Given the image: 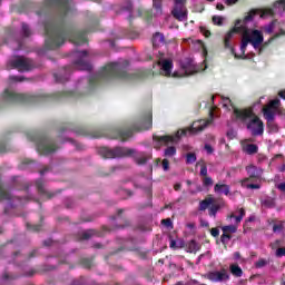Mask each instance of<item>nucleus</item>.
Segmentation results:
<instances>
[{
	"mask_svg": "<svg viewBox=\"0 0 285 285\" xmlns=\"http://www.w3.org/2000/svg\"><path fill=\"white\" fill-rule=\"evenodd\" d=\"M258 13L259 11L252 10L244 18L243 24H240L242 20H238L236 22V28L230 30L225 36V39H224L225 48H230V39H233L236 32H239V30H243L242 45H240V51L243 52V55L244 52H246V48L248 47V43H250V46H253L255 50H258V55H262L263 50L266 48V46H268V42L264 43V35L259 30H250L246 28V23H248V21H253V19H255V16Z\"/></svg>",
	"mask_w": 285,
	"mask_h": 285,
	"instance_id": "f257e3e1",
	"label": "nucleus"
},
{
	"mask_svg": "<svg viewBox=\"0 0 285 285\" xmlns=\"http://www.w3.org/2000/svg\"><path fill=\"white\" fill-rule=\"evenodd\" d=\"M45 30L49 37L46 41V48L48 50H55V48H59V46H62L66 39H69L73 46H81L86 41V33L83 31L66 33L56 29L55 27L50 29V26H46Z\"/></svg>",
	"mask_w": 285,
	"mask_h": 285,
	"instance_id": "f03ea898",
	"label": "nucleus"
},
{
	"mask_svg": "<svg viewBox=\"0 0 285 285\" xmlns=\"http://www.w3.org/2000/svg\"><path fill=\"white\" fill-rule=\"evenodd\" d=\"M234 119L238 121V124H245L253 137L264 135V122L252 109H234Z\"/></svg>",
	"mask_w": 285,
	"mask_h": 285,
	"instance_id": "7ed1b4c3",
	"label": "nucleus"
},
{
	"mask_svg": "<svg viewBox=\"0 0 285 285\" xmlns=\"http://www.w3.org/2000/svg\"><path fill=\"white\" fill-rule=\"evenodd\" d=\"M98 155L104 159H115L117 157H135L136 163L141 166L148 161L147 156L144 154H138L137 150L126 148V147H116L115 149H110L108 147H101L98 149Z\"/></svg>",
	"mask_w": 285,
	"mask_h": 285,
	"instance_id": "20e7f679",
	"label": "nucleus"
},
{
	"mask_svg": "<svg viewBox=\"0 0 285 285\" xmlns=\"http://www.w3.org/2000/svg\"><path fill=\"white\" fill-rule=\"evenodd\" d=\"M210 124H213V112H210V119L195 121L191 127L187 129L178 130L176 134V137L163 136L159 138V141H164L165 144H169V141H171V144H175L177 139L186 136L187 134L197 135V132H202V130H204Z\"/></svg>",
	"mask_w": 285,
	"mask_h": 285,
	"instance_id": "39448f33",
	"label": "nucleus"
},
{
	"mask_svg": "<svg viewBox=\"0 0 285 285\" xmlns=\"http://www.w3.org/2000/svg\"><path fill=\"white\" fill-rule=\"evenodd\" d=\"M98 77H100L101 79H111L112 77H116L117 79H124L125 81H128V79H132V73L124 70L120 63L112 62L107 65L100 71Z\"/></svg>",
	"mask_w": 285,
	"mask_h": 285,
	"instance_id": "423d86ee",
	"label": "nucleus"
},
{
	"mask_svg": "<svg viewBox=\"0 0 285 285\" xmlns=\"http://www.w3.org/2000/svg\"><path fill=\"white\" fill-rule=\"evenodd\" d=\"M2 104H21L23 101H32V96L26 94H17L13 90L6 89L0 96Z\"/></svg>",
	"mask_w": 285,
	"mask_h": 285,
	"instance_id": "0eeeda50",
	"label": "nucleus"
},
{
	"mask_svg": "<svg viewBox=\"0 0 285 285\" xmlns=\"http://www.w3.org/2000/svg\"><path fill=\"white\" fill-rule=\"evenodd\" d=\"M31 66H32V62L30 61V59H27L21 56H16L7 62V70H12L17 68V70H20L21 72H23L26 70H29Z\"/></svg>",
	"mask_w": 285,
	"mask_h": 285,
	"instance_id": "6e6552de",
	"label": "nucleus"
},
{
	"mask_svg": "<svg viewBox=\"0 0 285 285\" xmlns=\"http://www.w3.org/2000/svg\"><path fill=\"white\" fill-rule=\"evenodd\" d=\"M171 14L178 21H188V9L186 8V0H174V9Z\"/></svg>",
	"mask_w": 285,
	"mask_h": 285,
	"instance_id": "1a4fd4ad",
	"label": "nucleus"
},
{
	"mask_svg": "<svg viewBox=\"0 0 285 285\" xmlns=\"http://www.w3.org/2000/svg\"><path fill=\"white\" fill-rule=\"evenodd\" d=\"M75 57H77V60L73 62V66L77 70H92V65L88 62V59H90L88 51H77Z\"/></svg>",
	"mask_w": 285,
	"mask_h": 285,
	"instance_id": "9d476101",
	"label": "nucleus"
},
{
	"mask_svg": "<svg viewBox=\"0 0 285 285\" xmlns=\"http://www.w3.org/2000/svg\"><path fill=\"white\" fill-rule=\"evenodd\" d=\"M279 104V99L276 98L269 101V104L263 108V115L267 121H273L275 119V115H277Z\"/></svg>",
	"mask_w": 285,
	"mask_h": 285,
	"instance_id": "9b49d317",
	"label": "nucleus"
},
{
	"mask_svg": "<svg viewBox=\"0 0 285 285\" xmlns=\"http://www.w3.org/2000/svg\"><path fill=\"white\" fill-rule=\"evenodd\" d=\"M57 150V146L55 145V140L45 138L38 144V151L41 155H52Z\"/></svg>",
	"mask_w": 285,
	"mask_h": 285,
	"instance_id": "f8f14e48",
	"label": "nucleus"
},
{
	"mask_svg": "<svg viewBox=\"0 0 285 285\" xmlns=\"http://www.w3.org/2000/svg\"><path fill=\"white\" fill-rule=\"evenodd\" d=\"M285 11V0L277 1L274 3L273 9H265L261 12V18L266 19V17H273L274 14H282Z\"/></svg>",
	"mask_w": 285,
	"mask_h": 285,
	"instance_id": "ddd939ff",
	"label": "nucleus"
},
{
	"mask_svg": "<svg viewBox=\"0 0 285 285\" xmlns=\"http://www.w3.org/2000/svg\"><path fill=\"white\" fill-rule=\"evenodd\" d=\"M207 279H210V282H228V279H230V276L228 275V272L226 269H222L219 272L208 273Z\"/></svg>",
	"mask_w": 285,
	"mask_h": 285,
	"instance_id": "4468645a",
	"label": "nucleus"
},
{
	"mask_svg": "<svg viewBox=\"0 0 285 285\" xmlns=\"http://www.w3.org/2000/svg\"><path fill=\"white\" fill-rule=\"evenodd\" d=\"M158 63L160 66V73H163L165 77H170V72H173V60L160 58Z\"/></svg>",
	"mask_w": 285,
	"mask_h": 285,
	"instance_id": "2eb2a0df",
	"label": "nucleus"
},
{
	"mask_svg": "<svg viewBox=\"0 0 285 285\" xmlns=\"http://www.w3.org/2000/svg\"><path fill=\"white\" fill-rule=\"evenodd\" d=\"M183 70L185 72V77H190V75L199 72V69L195 66L193 60H187L185 63H183Z\"/></svg>",
	"mask_w": 285,
	"mask_h": 285,
	"instance_id": "dca6fc26",
	"label": "nucleus"
},
{
	"mask_svg": "<svg viewBox=\"0 0 285 285\" xmlns=\"http://www.w3.org/2000/svg\"><path fill=\"white\" fill-rule=\"evenodd\" d=\"M70 72H72V68L62 69L59 71V73L55 75V79L58 83H65V81H68L70 79Z\"/></svg>",
	"mask_w": 285,
	"mask_h": 285,
	"instance_id": "f3484780",
	"label": "nucleus"
},
{
	"mask_svg": "<svg viewBox=\"0 0 285 285\" xmlns=\"http://www.w3.org/2000/svg\"><path fill=\"white\" fill-rule=\"evenodd\" d=\"M246 170L250 179H259L262 177V169L255 167L254 165L247 166Z\"/></svg>",
	"mask_w": 285,
	"mask_h": 285,
	"instance_id": "a211bd4d",
	"label": "nucleus"
},
{
	"mask_svg": "<svg viewBox=\"0 0 285 285\" xmlns=\"http://www.w3.org/2000/svg\"><path fill=\"white\" fill-rule=\"evenodd\" d=\"M214 190L218 195H226V196L230 195V186L226 184H216L214 186Z\"/></svg>",
	"mask_w": 285,
	"mask_h": 285,
	"instance_id": "6ab92c4d",
	"label": "nucleus"
},
{
	"mask_svg": "<svg viewBox=\"0 0 285 285\" xmlns=\"http://www.w3.org/2000/svg\"><path fill=\"white\" fill-rule=\"evenodd\" d=\"M166 43V38L164 33L156 32L153 38V46L155 48H159V46H164Z\"/></svg>",
	"mask_w": 285,
	"mask_h": 285,
	"instance_id": "aec40b11",
	"label": "nucleus"
},
{
	"mask_svg": "<svg viewBox=\"0 0 285 285\" xmlns=\"http://www.w3.org/2000/svg\"><path fill=\"white\" fill-rule=\"evenodd\" d=\"M246 216V210L244 208L237 209L234 214L229 216L230 219H235V224H240L242 219Z\"/></svg>",
	"mask_w": 285,
	"mask_h": 285,
	"instance_id": "412c9836",
	"label": "nucleus"
},
{
	"mask_svg": "<svg viewBox=\"0 0 285 285\" xmlns=\"http://www.w3.org/2000/svg\"><path fill=\"white\" fill-rule=\"evenodd\" d=\"M257 150H259V147L255 144L243 145V153H246V155H257Z\"/></svg>",
	"mask_w": 285,
	"mask_h": 285,
	"instance_id": "4be33fe9",
	"label": "nucleus"
},
{
	"mask_svg": "<svg viewBox=\"0 0 285 285\" xmlns=\"http://www.w3.org/2000/svg\"><path fill=\"white\" fill-rule=\"evenodd\" d=\"M154 17H161V0H153Z\"/></svg>",
	"mask_w": 285,
	"mask_h": 285,
	"instance_id": "5701e85b",
	"label": "nucleus"
},
{
	"mask_svg": "<svg viewBox=\"0 0 285 285\" xmlns=\"http://www.w3.org/2000/svg\"><path fill=\"white\" fill-rule=\"evenodd\" d=\"M215 204V199L212 197H208L199 203L198 210H206L208 206H213Z\"/></svg>",
	"mask_w": 285,
	"mask_h": 285,
	"instance_id": "b1692460",
	"label": "nucleus"
},
{
	"mask_svg": "<svg viewBox=\"0 0 285 285\" xmlns=\"http://www.w3.org/2000/svg\"><path fill=\"white\" fill-rule=\"evenodd\" d=\"M128 137H132V130H119L118 136L115 139H121V141H126Z\"/></svg>",
	"mask_w": 285,
	"mask_h": 285,
	"instance_id": "393cba45",
	"label": "nucleus"
},
{
	"mask_svg": "<svg viewBox=\"0 0 285 285\" xmlns=\"http://www.w3.org/2000/svg\"><path fill=\"white\" fill-rule=\"evenodd\" d=\"M229 269L234 277H242V275H244V272L242 271V267H239V265L233 264L230 265Z\"/></svg>",
	"mask_w": 285,
	"mask_h": 285,
	"instance_id": "a878e982",
	"label": "nucleus"
},
{
	"mask_svg": "<svg viewBox=\"0 0 285 285\" xmlns=\"http://www.w3.org/2000/svg\"><path fill=\"white\" fill-rule=\"evenodd\" d=\"M153 128V114L149 112L145 119L142 130H150Z\"/></svg>",
	"mask_w": 285,
	"mask_h": 285,
	"instance_id": "bb28decb",
	"label": "nucleus"
},
{
	"mask_svg": "<svg viewBox=\"0 0 285 285\" xmlns=\"http://www.w3.org/2000/svg\"><path fill=\"white\" fill-rule=\"evenodd\" d=\"M56 3L63 10V12H68L70 8V0H56Z\"/></svg>",
	"mask_w": 285,
	"mask_h": 285,
	"instance_id": "cd10ccee",
	"label": "nucleus"
},
{
	"mask_svg": "<svg viewBox=\"0 0 285 285\" xmlns=\"http://www.w3.org/2000/svg\"><path fill=\"white\" fill-rule=\"evenodd\" d=\"M222 104L223 108L226 110H230V108H234V110H237V108L233 107V102L230 101V98L222 97Z\"/></svg>",
	"mask_w": 285,
	"mask_h": 285,
	"instance_id": "c85d7f7f",
	"label": "nucleus"
},
{
	"mask_svg": "<svg viewBox=\"0 0 285 285\" xmlns=\"http://www.w3.org/2000/svg\"><path fill=\"white\" fill-rule=\"evenodd\" d=\"M11 196L10 194L8 193V190H6V188H3L1 185H0V202H3V200H10Z\"/></svg>",
	"mask_w": 285,
	"mask_h": 285,
	"instance_id": "c756f323",
	"label": "nucleus"
},
{
	"mask_svg": "<svg viewBox=\"0 0 285 285\" xmlns=\"http://www.w3.org/2000/svg\"><path fill=\"white\" fill-rule=\"evenodd\" d=\"M200 246L197 244V242L195 240H190L188 243V250L189 253H197V250H199Z\"/></svg>",
	"mask_w": 285,
	"mask_h": 285,
	"instance_id": "7c9ffc66",
	"label": "nucleus"
},
{
	"mask_svg": "<svg viewBox=\"0 0 285 285\" xmlns=\"http://www.w3.org/2000/svg\"><path fill=\"white\" fill-rule=\"evenodd\" d=\"M263 206H265V208H274L275 206V199L268 197V198H265L263 200Z\"/></svg>",
	"mask_w": 285,
	"mask_h": 285,
	"instance_id": "2f4dec72",
	"label": "nucleus"
},
{
	"mask_svg": "<svg viewBox=\"0 0 285 285\" xmlns=\"http://www.w3.org/2000/svg\"><path fill=\"white\" fill-rule=\"evenodd\" d=\"M177 155V149L175 147H167L165 149V157H175Z\"/></svg>",
	"mask_w": 285,
	"mask_h": 285,
	"instance_id": "473e14b6",
	"label": "nucleus"
},
{
	"mask_svg": "<svg viewBox=\"0 0 285 285\" xmlns=\"http://www.w3.org/2000/svg\"><path fill=\"white\" fill-rule=\"evenodd\" d=\"M197 161V156L193 153L187 154L186 164H195Z\"/></svg>",
	"mask_w": 285,
	"mask_h": 285,
	"instance_id": "72a5a7b5",
	"label": "nucleus"
},
{
	"mask_svg": "<svg viewBox=\"0 0 285 285\" xmlns=\"http://www.w3.org/2000/svg\"><path fill=\"white\" fill-rule=\"evenodd\" d=\"M223 233H237V226L235 225L224 226Z\"/></svg>",
	"mask_w": 285,
	"mask_h": 285,
	"instance_id": "f704fd0d",
	"label": "nucleus"
},
{
	"mask_svg": "<svg viewBox=\"0 0 285 285\" xmlns=\"http://www.w3.org/2000/svg\"><path fill=\"white\" fill-rule=\"evenodd\" d=\"M275 23H277L276 21H273V22H271L268 26H266L265 28H264V30H265V32L267 33V35H273V30H275Z\"/></svg>",
	"mask_w": 285,
	"mask_h": 285,
	"instance_id": "c9c22d12",
	"label": "nucleus"
},
{
	"mask_svg": "<svg viewBox=\"0 0 285 285\" xmlns=\"http://www.w3.org/2000/svg\"><path fill=\"white\" fill-rule=\"evenodd\" d=\"M248 181V178H245L243 181H242V186H246V188H252V189H259V185L257 184H249V185H246Z\"/></svg>",
	"mask_w": 285,
	"mask_h": 285,
	"instance_id": "e433bc0d",
	"label": "nucleus"
},
{
	"mask_svg": "<svg viewBox=\"0 0 285 285\" xmlns=\"http://www.w3.org/2000/svg\"><path fill=\"white\" fill-rule=\"evenodd\" d=\"M214 181L213 178L205 176L203 178V186H205L206 188H208L209 186H213Z\"/></svg>",
	"mask_w": 285,
	"mask_h": 285,
	"instance_id": "4c0bfd02",
	"label": "nucleus"
},
{
	"mask_svg": "<svg viewBox=\"0 0 285 285\" xmlns=\"http://www.w3.org/2000/svg\"><path fill=\"white\" fill-rule=\"evenodd\" d=\"M95 235V232L92 229L82 232L81 239H90Z\"/></svg>",
	"mask_w": 285,
	"mask_h": 285,
	"instance_id": "58836bf2",
	"label": "nucleus"
},
{
	"mask_svg": "<svg viewBox=\"0 0 285 285\" xmlns=\"http://www.w3.org/2000/svg\"><path fill=\"white\" fill-rule=\"evenodd\" d=\"M268 261L261 258L258 259V262L255 263L256 268H264V266H267Z\"/></svg>",
	"mask_w": 285,
	"mask_h": 285,
	"instance_id": "ea45409f",
	"label": "nucleus"
},
{
	"mask_svg": "<svg viewBox=\"0 0 285 285\" xmlns=\"http://www.w3.org/2000/svg\"><path fill=\"white\" fill-rule=\"evenodd\" d=\"M200 177H208V167L204 163L200 165Z\"/></svg>",
	"mask_w": 285,
	"mask_h": 285,
	"instance_id": "a19ab883",
	"label": "nucleus"
},
{
	"mask_svg": "<svg viewBox=\"0 0 285 285\" xmlns=\"http://www.w3.org/2000/svg\"><path fill=\"white\" fill-rule=\"evenodd\" d=\"M284 230V223L275 224L273 226V233H282Z\"/></svg>",
	"mask_w": 285,
	"mask_h": 285,
	"instance_id": "79ce46f5",
	"label": "nucleus"
},
{
	"mask_svg": "<svg viewBox=\"0 0 285 285\" xmlns=\"http://www.w3.org/2000/svg\"><path fill=\"white\" fill-rule=\"evenodd\" d=\"M217 210H219V207L218 205H213L212 204V207L209 209V215H212L213 217H215L217 215Z\"/></svg>",
	"mask_w": 285,
	"mask_h": 285,
	"instance_id": "37998d69",
	"label": "nucleus"
},
{
	"mask_svg": "<svg viewBox=\"0 0 285 285\" xmlns=\"http://www.w3.org/2000/svg\"><path fill=\"white\" fill-rule=\"evenodd\" d=\"M223 21H224V18H222L219 16H214L213 17V23H215V26H222Z\"/></svg>",
	"mask_w": 285,
	"mask_h": 285,
	"instance_id": "c03bdc74",
	"label": "nucleus"
},
{
	"mask_svg": "<svg viewBox=\"0 0 285 285\" xmlns=\"http://www.w3.org/2000/svg\"><path fill=\"white\" fill-rule=\"evenodd\" d=\"M276 257H285V247H278L276 249Z\"/></svg>",
	"mask_w": 285,
	"mask_h": 285,
	"instance_id": "a18cd8bd",
	"label": "nucleus"
},
{
	"mask_svg": "<svg viewBox=\"0 0 285 285\" xmlns=\"http://www.w3.org/2000/svg\"><path fill=\"white\" fill-rule=\"evenodd\" d=\"M227 137L228 139H235L237 137V131H235V129H229L227 131Z\"/></svg>",
	"mask_w": 285,
	"mask_h": 285,
	"instance_id": "49530a36",
	"label": "nucleus"
},
{
	"mask_svg": "<svg viewBox=\"0 0 285 285\" xmlns=\"http://www.w3.org/2000/svg\"><path fill=\"white\" fill-rule=\"evenodd\" d=\"M22 31L24 37H30V27H28V24L26 23L22 24Z\"/></svg>",
	"mask_w": 285,
	"mask_h": 285,
	"instance_id": "de8ad7c7",
	"label": "nucleus"
},
{
	"mask_svg": "<svg viewBox=\"0 0 285 285\" xmlns=\"http://www.w3.org/2000/svg\"><path fill=\"white\" fill-rule=\"evenodd\" d=\"M161 224H163L164 226H166L167 228L173 227V220H170V218L163 219V220H161Z\"/></svg>",
	"mask_w": 285,
	"mask_h": 285,
	"instance_id": "09e8293b",
	"label": "nucleus"
},
{
	"mask_svg": "<svg viewBox=\"0 0 285 285\" xmlns=\"http://www.w3.org/2000/svg\"><path fill=\"white\" fill-rule=\"evenodd\" d=\"M200 32L204 37H210V31L206 27H200Z\"/></svg>",
	"mask_w": 285,
	"mask_h": 285,
	"instance_id": "8fccbe9b",
	"label": "nucleus"
},
{
	"mask_svg": "<svg viewBox=\"0 0 285 285\" xmlns=\"http://www.w3.org/2000/svg\"><path fill=\"white\" fill-rule=\"evenodd\" d=\"M222 242H223V244H226V242H230V235L224 233L222 235Z\"/></svg>",
	"mask_w": 285,
	"mask_h": 285,
	"instance_id": "3c124183",
	"label": "nucleus"
},
{
	"mask_svg": "<svg viewBox=\"0 0 285 285\" xmlns=\"http://www.w3.org/2000/svg\"><path fill=\"white\" fill-rule=\"evenodd\" d=\"M169 168H170V163L168 161V159H164L163 160V169L168 170Z\"/></svg>",
	"mask_w": 285,
	"mask_h": 285,
	"instance_id": "603ef678",
	"label": "nucleus"
},
{
	"mask_svg": "<svg viewBox=\"0 0 285 285\" xmlns=\"http://www.w3.org/2000/svg\"><path fill=\"white\" fill-rule=\"evenodd\" d=\"M205 150H206L207 155H213V146L205 145Z\"/></svg>",
	"mask_w": 285,
	"mask_h": 285,
	"instance_id": "864d4df0",
	"label": "nucleus"
},
{
	"mask_svg": "<svg viewBox=\"0 0 285 285\" xmlns=\"http://www.w3.org/2000/svg\"><path fill=\"white\" fill-rule=\"evenodd\" d=\"M210 233H212L213 237H219V229L212 228Z\"/></svg>",
	"mask_w": 285,
	"mask_h": 285,
	"instance_id": "5fc2aeb1",
	"label": "nucleus"
},
{
	"mask_svg": "<svg viewBox=\"0 0 285 285\" xmlns=\"http://www.w3.org/2000/svg\"><path fill=\"white\" fill-rule=\"evenodd\" d=\"M9 79L10 81H23V78L17 76H11Z\"/></svg>",
	"mask_w": 285,
	"mask_h": 285,
	"instance_id": "6e6d98bb",
	"label": "nucleus"
},
{
	"mask_svg": "<svg viewBox=\"0 0 285 285\" xmlns=\"http://www.w3.org/2000/svg\"><path fill=\"white\" fill-rule=\"evenodd\" d=\"M279 244H281L279 240H276V242L272 243L271 246H272L273 250H275V248L276 249L279 248Z\"/></svg>",
	"mask_w": 285,
	"mask_h": 285,
	"instance_id": "4d7b16f0",
	"label": "nucleus"
},
{
	"mask_svg": "<svg viewBox=\"0 0 285 285\" xmlns=\"http://www.w3.org/2000/svg\"><path fill=\"white\" fill-rule=\"evenodd\" d=\"M278 190H281L282 193H285V183H281L277 185Z\"/></svg>",
	"mask_w": 285,
	"mask_h": 285,
	"instance_id": "13d9d810",
	"label": "nucleus"
},
{
	"mask_svg": "<svg viewBox=\"0 0 285 285\" xmlns=\"http://www.w3.org/2000/svg\"><path fill=\"white\" fill-rule=\"evenodd\" d=\"M169 247L177 248V242H175V239H170Z\"/></svg>",
	"mask_w": 285,
	"mask_h": 285,
	"instance_id": "bf43d9fd",
	"label": "nucleus"
},
{
	"mask_svg": "<svg viewBox=\"0 0 285 285\" xmlns=\"http://www.w3.org/2000/svg\"><path fill=\"white\" fill-rule=\"evenodd\" d=\"M238 0H225V3H227V6H233L237 2Z\"/></svg>",
	"mask_w": 285,
	"mask_h": 285,
	"instance_id": "052dcab7",
	"label": "nucleus"
},
{
	"mask_svg": "<svg viewBox=\"0 0 285 285\" xmlns=\"http://www.w3.org/2000/svg\"><path fill=\"white\" fill-rule=\"evenodd\" d=\"M281 35H285L284 30H281V33H276L269 41H273V39H277V37H281Z\"/></svg>",
	"mask_w": 285,
	"mask_h": 285,
	"instance_id": "680f3d73",
	"label": "nucleus"
},
{
	"mask_svg": "<svg viewBox=\"0 0 285 285\" xmlns=\"http://www.w3.org/2000/svg\"><path fill=\"white\" fill-rule=\"evenodd\" d=\"M234 259H242V255L239 254V252L234 253Z\"/></svg>",
	"mask_w": 285,
	"mask_h": 285,
	"instance_id": "e2e57ef3",
	"label": "nucleus"
},
{
	"mask_svg": "<svg viewBox=\"0 0 285 285\" xmlns=\"http://www.w3.org/2000/svg\"><path fill=\"white\" fill-rule=\"evenodd\" d=\"M174 190H181V184H176L174 186Z\"/></svg>",
	"mask_w": 285,
	"mask_h": 285,
	"instance_id": "0e129e2a",
	"label": "nucleus"
},
{
	"mask_svg": "<svg viewBox=\"0 0 285 285\" xmlns=\"http://www.w3.org/2000/svg\"><path fill=\"white\" fill-rule=\"evenodd\" d=\"M278 96H279L282 99H285V90L279 91V92H278Z\"/></svg>",
	"mask_w": 285,
	"mask_h": 285,
	"instance_id": "69168bd1",
	"label": "nucleus"
},
{
	"mask_svg": "<svg viewBox=\"0 0 285 285\" xmlns=\"http://www.w3.org/2000/svg\"><path fill=\"white\" fill-rule=\"evenodd\" d=\"M216 8H217V10H224V4L217 3V4H216Z\"/></svg>",
	"mask_w": 285,
	"mask_h": 285,
	"instance_id": "338daca9",
	"label": "nucleus"
},
{
	"mask_svg": "<svg viewBox=\"0 0 285 285\" xmlns=\"http://www.w3.org/2000/svg\"><path fill=\"white\" fill-rule=\"evenodd\" d=\"M279 173H285V164H283L279 168H278Z\"/></svg>",
	"mask_w": 285,
	"mask_h": 285,
	"instance_id": "774afa93",
	"label": "nucleus"
}]
</instances>
